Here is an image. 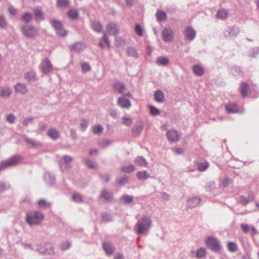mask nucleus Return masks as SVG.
I'll list each match as a JSON object with an SVG mask.
<instances>
[{"mask_svg": "<svg viewBox=\"0 0 259 259\" xmlns=\"http://www.w3.org/2000/svg\"><path fill=\"white\" fill-rule=\"evenodd\" d=\"M35 18L36 20L40 19L43 20L44 18V13L41 11V10L39 9H35L33 10Z\"/></svg>", "mask_w": 259, "mask_h": 259, "instance_id": "nucleus-42", "label": "nucleus"}, {"mask_svg": "<svg viewBox=\"0 0 259 259\" xmlns=\"http://www.w3.org/2000/svg\"><path fill=\"white\" fill-rule=\"evenodd\" d=\"M143 125L142 124H140L138 125H136L133 126L132 128V133L135 135L139 134L143 130Z\"/></svg>", "mask_w": 259, "mask_h": 259, "instance_id": "nucleus-43", "label": "nucleus"}, {"mask_svg": "<svg viewBox=\"0 0 259 259\" xmlns=\"http://www.w3.org/2000/svg\"><path fill=\"white\" fill-rule=\"evenodd\" d=\"M37 250L39 253L45 255H53L55 253L53 244L48 242H42L39 244Z\"/></svg>", "mask_w": 259, "mask_h": 259, "instance_id": "nucleus-6", "label": "nucleus"}, {"mask_svg": "<svg viewBox=\"0 0 259 259\" xmlns=\"http://www.w3.org/2000/svg\"><path fill=\"white\" fill-rule=\"evenodd\" d=\"M32 15L28 12L25 13L22 17V21L25 23L29 24L32 20Z\"/></svg>", "mask_w": 259, "mask_h": 259, "instance_id": "nucleus-40", "label": "nucleus"}, {"mask_svg": "<svg viewBox=\"0 0 259 259\" xmlns=\"http://www.w3.org/2000/svg\"><path fill=\"white\" fill-rule=\"evenodd\" d=\"M106 29L108 31V33H112L114 36L119 32L118 27L113 22H110L106 26Z\"/></svg>", "mask_w": 259, "mask_h": 259, "instance_id": "nucleus-18", "label": "nucleus"}, {"mask_svg": "<svg viewBox=\"0 0 259 259\" xmlns=\"http://www.w3.org/2000/svg\"><path fill=\"white\" fill-rule=\"evenodd\" d=\"M103 36L102 37V40H101L99 42V46L101 48H104L105 45L107 46L108 48L110 47V41L109 40L107 36V33L105 31L103 32Z\"/></svg>", "mask_w": 259, "mask_h": 259, "instance_id": "nucleus-27", "label": "nucleus"}, {"mask_svg": "<svg viewBox=\"0 0 259 259\" xmlns=\"http://www.w3.org/2000/svg\"><path fill=\"white\" fill-rule=\"evenodd\" d=\"M24 140L27 144L30 145L31 148H38L42 146V144L38 141H36L28 137H25Z\"/></svg>", "mask_w": 259, "mask_h": 259, "instance_id": "nucleus-19", "label": "nucleus"}, {"mask_svg": "<svg viewBox=\"0 0 259 259\" xmlns=\"http://www.w3.org/2000/svg\"><path fill=\"white\" fill-rule=\"evenodd\" d=\"M135 167L134 165L131 164L127 166H123L121 168V170L123 172L130 173L135 170Z\"/></svg>", "mask_w": 259, "mask_h": 259, "instance_id": "nucleus-47", "label": "nucleus"}, {"mask_svg": "<svg viewBox=\"0 0 259 259\" xmlns=\"http://www.w3.org/2000/svg\"><path fill=\"white\" fill-rule=\"evenodd\" d=\"M109 114L114 119H116L118 117V111L116 109H110L109 110Z\"/></svg>", "mask_w": 259, "mask_h": 259, "instance_id": "nucleus-64", "label": "nucleus"}, {"mask_svg": "<svg viewBox=\"0 0 259 259\" xmlns=\"http://www.w3.org/2000/svg\"><path fill=\"white\" fill-rule=\"evenodd\" d=\"M240 91L242 96L246 97L250 92L248 84L245 82H242L240 87Z\"/></svg>", "mask_w": 259, "mask_h": 259, "instance_id": "nucleus-29", "label": "nucleus"}, {"mask_svg": "<svg viewBox=\"0 0 259 259\" xmlns=\"http://www.w3.org/2000/svg\"><path fill=\"white\" fill-rule=\"evenodd\" d=\"M155 100L159 103H162L164 101V95L162 91L161 90H157L154 93Z\"/></svg>", "mask_w": 259, "mask_h": 259, "instance_id": "nucleus-32", "label": "nucleus"}, {"mask_svg": "<svg viewBox=\"0 0 259 259\" xmlns=\"http://www.w3.org/2000/svg\"><path fill=\"white\" fill-rule=\"evenodd\" d=\"M122 119L123 124L126 126H131L133 123L132 119L131 117H123Z\"/></svg>", "mask_w": 259, "mask_h": 259, "instance_id": "nucleus-60", "label": "nucleus"}, {"mask_svg": "<svg viewBox=\"0 0 259 259\" xmlns=\"http://www.w3.org/2000/svg\"><path fill=\"white\" fill-rule=\"evenodd\" d=\"M81 67L82 72H87L91 70V67L87 62H83L81 64Z\"/></svg>", "mask_w": 259, "mask_h": 259, "instance_id": "nucleus-53", "label": "nucleus"}, {"mask_svg": "<svg viewBox=\"0 0 259 259\" xmlns=\"http://www.w3.org/2000/svg\"><path fill=\"white\" fill-rule=\"evenodd\" d=\"M184 34L189 41H192L196 37V32L191 26H188L185 29Z\"/></svg>", "mask_w": 259, "mask_h": 259, "instance_id": "nucleus-12", "label": "nucleus"}, {"mask_svg": "<svg viewBox=\"0 0 259 259\" xmlns=\"http://www.w3.org/2000/svg\"><path fill=\"white\" fill-rule=\"evenodd\" d=\"M135 163L142 167H147L148 165L147 160L142 156H138L135 159Z\"/></svg>", "mask_w": 259, "mask_h": 259, "instance_id": "nucleus-24", "label": "nucleus"}, {"mask_svg": "<svg viewBox=\"0 0 259 259\" xmlns=\"http://www.w3.org/2000/svg\"><path fill=\"white\" fill-rule=\"evenodd\" d=\"M103 127L101 125H97L93 127V132L95 134H100L102 132Z\"/></svg>", "mask_w": 259, "mask_h": 259, "instance_id": "nucleus-57", "label": "nucleus"}, {"mask_svg": "<svg viewBox=\"0 0 259 259\" xmlns=\"http://www.w3.org/2000/svg\"><path fill=\"white\" fill-rule=\"evenodd\" d=\"M217 17L221 19H226L228 17V12L225 9L220 10L217 13Z\"/></svg>", "mask_w": 259, "mask_h": 259, "instance_id": "nucleus-41", "label": "nucleus"}, {"mask_svg": "<svg viewBox=\"0 0 259 259\" xmlns=\"http://www.w3.org/2000/svg\"><path fill=\"white\" fill-rule=\"evenodd\" d=\"M72 199L75 202L77 203H80L83 201L82 196L78 193H74L72 196Z\"/></svg>", "mask_w": 259, "mask_h": 259, "instance_id": "nucleus-58", "label": "nucleus"}, {"mask_svg": "<svg viewBox=\"0 0 259 259\" xmlns=\"http://www.w3.org/2000/svg\"><path fill=\"white\" fill-rule=\"evenodd\" d=\"M166 137L169 141L175 142L179 139L178 132L174 130H168L166 134Z\"/></svg>", "mask_w": 259, "mask_h": 259, "instance_id": "nucleus-16", "label": "nucleus"}, {"mask_svg": "<svg viewBox=\"0 0 259 259\" xmlns=\"http://www.w3.org/2000/svg\"><path fill=\"white\" fill-rule=\"evenodd\" d=\"M162 35L163 41L166 42H169L172 41L173 39V31L169 27H165L162 32Z\"/></svg>", "mask_w": 259, "mask_h": 259, "instance_id": "nucleus-10", "label": "nucleus"}, {"mask_svg": "<svg viewBox=\"0 0 259 259\" xmlns=\"http://www.w3.org/2000/svg\"><path fill=\"white\" fill-rule=\"evenodd\" d=\"M37 204L40 207H44L47 205H50V203L44 199H41L37 201Z\"/></svg>", "mask_w": 259, "mask_h": 259, "instance_id": "nucleus-63", "label": "nucleus"}, {"mask_svg": "<svg viewBox=\"0 0 259 259\" xmlns=\"http://www.w3.org/2000/svg\"><path fill=\"white\" fill-rule=\"evenodd\" d=\"M44 218V214L39 211H31L27 213L26 222L30 226H36L40 224Z\"/></svg>", "mask_w": 259, "mask_h": 259, "instance_id": "nucleus-2", "label": "nucleus"}, {"mask_svg": "<svg viewBox=\"0 0 259 259\" xmlns=\"http://www.w3.org/2000/svg\"><path fill=\"white\" fill-rule=\"evenodd\" d=\"M84 163L87 166L90 168L95 169L97 168L96 164L92 161L89 159H84L83 160Z\"/></svg>", "mask_w": 259, "mask_h": 259, "instance_id": "nucleus-52", "label": "nucleus"}, {"mask_svg": "<svg viewBox=\"0 0 259 259\" xmlns=\"http://www.w3.org/2000/svg\"><path fill=\"white\" fill-rule=\"evenodd\" d=\"M113 88L120 94H123V91L125 89L124 84L119 80L114 82Z\"/></svg>", "mask_w": 259, "mask_h": 259, "instance_id": "nucleus-23", "label": "nucleus"}, {"mask_svg": "<svg viewBox=\"0 0 259 259\" xmlns=\"http://www.w3.org/2000/svg\"><path fill=\"white\" fill-rule=\"evenodd\" d=\"M14 89L16 92L24 94L28 92L27 86L24 83H17L15 86Z\"/></svg>", "mask_w": 259, "mask_h": 259, "instance_id": "nucleus-26", "label": "nucleus"}, {"mask_svg": "<svg viewBox=\"0 0 259 259\" xmlns=\"http://www.w3.org/2000/svg\"><path fill=\"white\" fill-rule=\"evenodd\" d=\"M22 159L21 155H15L7 160L3 161L0 163V172L8 167L16 165Z\"/></svg>", "mask_w": 259, "mask_h": 259, "instance_id": "nucleus-4", "label": "nucleus"}, {"mask_svg": "<svg viewBox=\"0 0 259 259\" xmlns=\"http://www.w3.org/2000/svg\"><path fill=\"white\" fill-rule=\"evenodd\" d=\"M254 199V195L252 192H250L248 194V198L242 195L239 197V203L246 206L248 203L253 201Z\"/></svg>", "mask_w": 259, "mask_h": 259, "instance_id": "nucleus-13", "label": "nucleus"}, {"mask_svg": "<svg viewBox=\"0 0 259 259\" xmlns=\"http://www.w3.org/2000/svg\"><path fill=\"white\" fill-rule=\"evenodd\" d=\"M12 93V91L10 87L5 86L1 88L0 90V96L3 97H7Z\"/></svg>", "mask_w": 259, "mask_h": 259, "instance_id": "nucleus-30", "label": "nucleus"}, {"mask_svg": "<svg viewBox=\"0 0 259 259\" xmlns=\"http://www.w3.org/2000/svg\"><path fill=\"white\" fill-rule=\"evenodd\" d=\"M39 68L41 72L45 75H49L53 72V65L47 58H45L41 61Z\"/></svg>", "mask_w": 259, "mask_h": 259, "instance_id": "nucleus-7", "label": "nucleus"}, {"mask_svg": "<svg viewBox=\"0 0 259 259\" xmlns=\"http://www.w3.org/2000/svg\"><path fill=\"white\" fill-rule=\"evenodd\" d=\"M24 78L28 82L33 81L36 80V73L33 71H30L25 73Z\"/></svg>", "mask_w": 259, "mask_h": 259, "instance_id": "nucleus-33", "label": "nucleus"}, {"mask_svg": "<svg viewBox=\"0 0 259 259\" xmlns=\"http://www.w3.org/2000/svg\"><path fill=\"white\" fill-rule=\"evenodd\" d=\"M69 0H57V6L58 7H64L69 5Z\"/></svg>", "mask_w": 259, "mask_h": 259, "instance_id": "nucleus-56", "label": "nucleus"}, {"mask_svg": "<svg viewBox=\"0 0 259 259\" xmlns=\"http://www.w3.org/2000/svg\"><path fill=\"white\" fill-rule=\"evenodd\" d=\"M8 22L3 15H0V28L6 29L8 26Z\"/></svg>", "mask_w": 259, "mask_h": 259, "instance_id": "nucleus-48", "label": "nucleus"}, {"mask_svg": "<svg viewBox=\"0 0 259 259\" xmlns=\"http://www.w3.org/2000/svg\"><path fill=\"white\" fill-rule=\"evenodd\" d=\"M206 249L204 248L200 247L196 251L195 257L198 259L205 258L206 256Z\"/></svg>", "mask_w": 259, "mask_h": 259, "instance_id": "nucleus-36", "label": "nucleus"}, {"mask_svg": "<svg viewBox=\"0 0 259 259\" xmlns=\"http://www.w3.org/2000/svg\"><path fill=\"white\" fill-rule=\"evenodd\" d=\"M127 55L128 56L137 58L138 57V54L136 49L134 48H129L127 49L126 51Z\"/></svg>", "mask_w": 259, "mask_h": 259, "instance_id": "nucleus-45", "label": "nucleus"}, {"mask_svg": "<svg viewBox=\"0 0 259 259\" xmlns=\"http://www.w3.org/2000/svg\"><path fill=\"white\" fill-rule=\"evenodd\" d=\"M70 245H71L70 242L68 241H66L64 242H62L60 244V247L62 250H67V249H68L70 247Z\"/></svg>", "mask_w": 259, "mask_h": 259, "instance_id": "nucleus-61", "label": "nucleus"}, {"mask_svg": "<svg viewBox=\"0 0 259 259\" xmlns=\"http://www.w3.org/2000/svg\"><path fill=\"white\" fill-rule=\"evenodd\" d=\"M227 111L229 113H236L238 112V106L236 104H229L226 107Z\"/></svg>", "mask_w": 259, "mask_h": 259, "instance_id": "nucleus-37", "label": "nucleus"}, {"mask_svg": "<svg viewBox=\"0 0 259 259\" xmlns=\"http://www.w3.org/2000/svg\"><path fill=\"white\" fill-rule=\"evenodd\" d=\"M251 227V225L244 223L241 224L240 225L241 229L242 231L245 234H247L250 231Z\"/></svg>", "mask_w": 259, "mask_h": 259, "instance_id": "nucleus-46", "label": "nucleus"}, {"mask_svg": "<svg viewBox=\"0 0 259 259\" xmlns=\"http://www.w3.org/2000/svg\"><path fill=\"white\" fill-rule=\"evenodd\" d=\"M205 244L212 250L218 252L221 250L220 242L216 238L212 236L207 237L205 240Z\"/></svg>", "mask_w": 259, "mask_h": 259, "instance_id": "nucleus-8", "label": "nucleus"}, {"mask_svg": "<svg viewBox=\"0 0 259 259\" xmlns=\"http://www.w3.org/2000/svg\"><path fill=\"white\" fill-rule=\"evenodd\" d=\"M52 27L56 30L57 34L61 36H65L67 31L63 28L62 22L58 20H52L50 21Z\"/></svg>", "mask_w": 259, "mask_h": 259, "instance_id": "nucleus-9", "label": "nucleus"}, {"mask_svg": "<svg viewBox=\"0 0 259 259\" xmlns=\"http://www.w3.org/2000/svg\"><path fill=\"white\" fill-rule=\"evenodd\" d=\"M22 34L27 38H34L38 34V29L32 25H25L21 27Z\"/></svg>", "mask_w": 259, "mask_h": 259, "instance_id": "nucleus-3", "label": "nucleus"}, {"mask_svg": "<svg viewBox=\"0 0 259 259\" xmlns=\"http://www.w3.org/2000/svg\"><path fill=\"white\" fill-rule=\"evenodd\" d=\"M103 248L107 255H111L115 250L114 246L109 242H105L103 243Z\"/></svg>", "mask_w": 259, "mask_h": 259, "instance_id": "nucleus-14", "label": "nucleus"}, {"mask_svg": "<svg viewBox=\"0 0 259 259\" xmlns=\"http://www.w3.org/2000/svg\"><path fill=\"white\" fill-rule=\"evenodd\" d=\"M72 161L73 158L71 156L65 155L62 156L58 162L61 171L64 172L71 168Z\"/></svg>", "mask_w": 259, "mask_h": 259, "instance_id": "nucleus-5", "label": "nucleus"}, {"mask_svg": "<svg viewBox=\"0 0 259 259\" xmlns=\"http://www.w3.org/2000/svg\"><path fill=\"white\" fill-rule=\"evenodd\" d=\"M201 199L197 197H193L187 201V206L189 207L193 208L197 206L200 202Z\"/></svg>", "mask_w": 259, "mask_h": 259, "instance_id": "nucleus-22", "label": "nucleus"}, {"mask_svg": "<svg viewBox=\"0 0 259 259\" xmlns=\"http://www.w3.org/2000/svg\"><path fill=\"white\" fill-rule=\"evenodd\" d=\"M88 126V122L85 119H81L80 121V127L82 132H84Z\"/></svg>", "mask_w": 259, "mask_h": 259, "instance_id": "nucleus-54", "label": "nucleus"}, {"mask_svg": "<svg viewBox=\"0 0 259 259\" xmlns=\"http://www.w3.org/2000/svg\"><path fill=\"white\" fill-rule=\"evenodd\" d=\"M78 16V13L77 11L74 9L70 10L68 13V17L71 20H76L77 19Z\"/></svg>", "mask_w": 259, "mask_h": 259, "instance_id": "nucleus-38", "label": "nucleus"}, {"mask_svg": "<svg viewBox=\"0 0 259 259\" xmlns=\"http://www.w3.org/2000/svg\"><path fill=\"white\" fill-rule=\"evenodd\" d=\"M91 26L93 29L97 32H101L102 29V25L100 24L99 22L98 21L92 22L91 24Z\"/></svg>", "mask_w": 259, "mask_h": 259, "instance_id": "nucleus-39", "label": "nucleus"}, {"mask_svg": "<svg viewBox=\"0 0 259 259\" xmlns=\"http://www.w3.org/2000/svg\"><path fill=\"white\" fill-rule=\"evenodd\" d=\"M117 104L122 108L128 109L131 106L130 101L124 97L119 98L117 101Z\"/></svg>", "mask_w": 259, "mask_h": 259, "instance_id": "nucleus-15", "label": "nucleus"}, {"mask_svg": "<svg viewBox=\"0 0 259 259\" xmlns=\"http://www.w3.org/2000/svg\"><path fill=\"white\" fill-rule=\"evenodd\" d=\"M44 178L48 185L53 186L55 184V177L54 175L51 172H46L44 175Z\"/></svg>", "mask_w": 259, "mask_h": 259, "instance_id": "nucleus-17", "label": "nucleus"}, {"mask_svg": "<svg viewBox=\"0 0 259 259\" xmlns=\"http://www.w3.org/2000/svg\"><path fill=\"white\" fill-rule=\"evenodd\" d=\"M209 165L208 162H199L198 163L197 169L200 171H204L209 167Z\"/></svg>", "mask_w": 259, "mask_h": 259, "instance_id": "nucleus-44", "label": "nucleus"}, {"mask_svg": "<svg viewBox=\"0 0 259 259\" xmlns=\"http://www.w3.org/2000/svg\"><path fill=\"white\" fill-rule=\"evenodd\" d=\"M149 110L151 114L154 115H157L160 114L159 110L152 105L149 106Z\"/></svg>", "mask_w": 259, "mask_h": 259, "instance_id": "nucleus-62", "label": "nucleus"}, {"mask_svg": "<svg viewBox=\"0 0 259 259\" xmlns=\"http://www.w3.org/2000/svg\"><path fill=\"white\" fill-rule=\"evenodd\" d=\"M48 135L51 139L55 140L59 137L60 134L56 128H52L48 131Z\"/></svg>", "mask_w": 259, "mask_h": 259, "instance_id": "nucleus-28", "label": "nucleus"}, {"mask_svg": "<svg viewBox=\"0 0 259 259\" xmlns=\"http://www.w3.org/2000/svg\"><path fill=\"white\" fill-rule=\"evenodd\" d=\"M84 49V45L80 42H77L70 47L71 51L75 53H80Z\"/></svg>", "mask_w": 259, "mask_h": 259, "instance_id": "nucleus-21", "label": "nucleus"}, {"mask_svg": "<svg viewBox=\"0 0 259 259\" xmlns=\"http://www.w3.org/2000/svg\"><path fill=\"white\" fill-rule=\"evenodd\" d=\"M101 219L102 221L105 223L111 222L112 220L111 215L108 213H102Z\"/></svg>", "mask_w": 259, "mask_h": 259, "instance_id": "nucleus-50", "label": "nucleus"}, {"mask_svg": "<svg viewBox=\"0 0 259 259\" xmlns=\"http://www.w3.org/2000/svg\"><path fill=\"white\" fill-rule=\"evenodd\" d=\"M134 196L125 194L120 198L119 202L123 205H126L132 203L134 201Z\"/></svg>", "mask_w": 259, "mask_h": 259, "instance_id": "nucleus-20", "label": "nucleus"}, {"mask_svg": "<svg viewBox=\"0 0 259 259\" xmlns=\"http://www.w3.org/2000/svg\"><path fill=\"white\" fill-rule=\"evenodd\" d=\"M156 63L161 66H167L169 63V59L167 57H159L157 58Z\"/></svg>", "mask_w": 259, "mask_h": 259, "instance_id": "nucleus-35", "label": "nucleus"}, {"mask_svg": "<svg viewBox=\"0 0 259 259\" xmlns=\"http://www.w3.org/2000/svg\"><path fill=\"white\" fill-rule=\"evenodd\" d=\"M156 17L158 20H164L166 19V15L163 11L158 12L156 13Z\"/></svg>", "mask_w": 259, "mask_h": 259, "instance_id": "nucleus-59", "label": "nucleus"}, {"mask_svg": "<svg viewBox=\"0 0 259 259\" xmlns=\"http://www.w3.org/2000/svg\"><path fill=\"white\" fill-rule=\"evenodd\" d=\"M193 71L194 74L197 76H200L204 74V68L199 65H195L193 67Z\"/></svg>", "mask_w": 259, "mask_h": 259, "instance_id": "nucleus-34", "label": "nucleus"}, {"mask_svg": "<svg viewBox=\"0 0 259 259\" xmlns=\"http://www.w3.org/2000/svg\"><path fill=\"white\" fill-rule=\"evenodd\" d=\"M136 176L139 180H145L151 177L146 170L138 171L136 174Z\"/></svg>", "mask_w": 259, "mask_h": 259, "instance_id": "nucleus-31", "label": "nucleus"}, {"mask_svg": "<svg viewBox=\"0 0 259 259\" xmlns=\"http://www.w3.org/2000/svg\"><path fill=\"white\" fill-rule=\"evenodd\" d=\"M112 194L106 189H104L102 191L99 198L107 201H111L112 199Z\"/></svg>", "mask_w": 259, "mask_h": 259, "instance_id": "nucleus-25", "label": "nucleus"}, {"mask_svg": "<svg viewBox=\"0 0 259 259\" xmlns=\"http://www.w3.org/2000/svg\"><path fill=\"white\" fill-rule=\"evenodd\" d=\"M228 249L230 251L234 252L237 251L238 246L236 243L229 242L228 244Z\"/></svg>", "mask_w": 259, "mask_h": 259, "instance_id": "nucleus-49", "label": "nucleus"}, {"mask_svg": "<svg viewBox=\"0 0 259 259\" xmlns=\"http://www.w3.org/2000/svg\"><path fill=\"white\" fill-rule=\"evenodd\" d=\"M152 225L151 218L148 216H143L138 220L135 226V232L139 235H145L149 231Z\"/></svg>", "mask_w": 259, "mask_h": 259, "instance_id": "nucleus-1", "label": "nucleus"}, {"mask_svg": "<svg viewBox=\"0 0 259 259\" xmlns=\"http://www.w3.org/2000/svg\"><path fill=\"white\" fill-rule=\"evenodd\" d=\"M129 178L127 176H124L122 178L118 180L117 181V184H118L120 186H123L127 184L128 182Z\"/></svg>", "mask_w": 259, "mask_h": 259, "instance_id": "nucleus-55", "label": "nucleus"}, {"mask_svg": "<svg viewBox=\"0 0 259 259\" xmlns=\"http://www.w3.org/2000/svg\"><path fill=\"white\" fill-rule=\"evenodd\" d=\"M239 29L236 27L228 28L224 32L225 37L230 38L236 37L239 33Z\"/></svg>", "mask_w": 259, "mask_h": 259, "instance_id": "nucleus-11", "label": "nucleus"}, {"mask_svg": "<svg viewBox=\"0 0 259 259\" xmlns=\"http://www.w3.org/2000/svg\"><path fill=\"white\" fill-rule=\"evenodd\" d=\"M231 72L233 75L237 76L241 73V70L239 67L235 66L231 67Z\"/></svg>", "mask_w": 259, "mask_h": 259, "instance_id": "nucleus-51", "label": "nucleus"}]
</instances>
